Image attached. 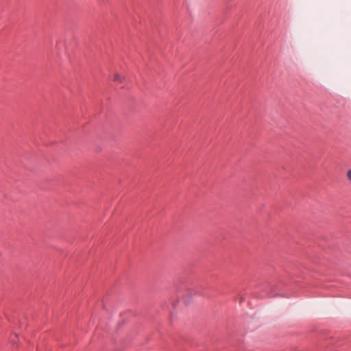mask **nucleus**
<instances>
[{
	"label": "nucleus",
	"instance_id": "obj_2",
	"mask_svg": "<svg viewBox=\"0 0 351 351\" xmlns=\"http://www.w3.org/2000/svg\"><path fill=\"white\" fill-rule=\"evenodd\" d=\"M347 178L351 182V169H349L348 171H347Z\"/></svg>",
	"mask_w": 351,
	"mask_h": 351
},
{
	"label": "nucleus",
	"instance_id": "obj_1",
	"mask_svg": "<svg viewBox=\"0 0 351 351\" xmlns=\"http://www.w3.org/2000/svg\"><path fill=\"white\" fill-rule=\"evenodd\" d=\"M123 77L119 73H114L113 75L112 80L117 82H121Z\"/></svg>",
	"mask_w": 351,
	"mask_h": 351
}]
</instances>
